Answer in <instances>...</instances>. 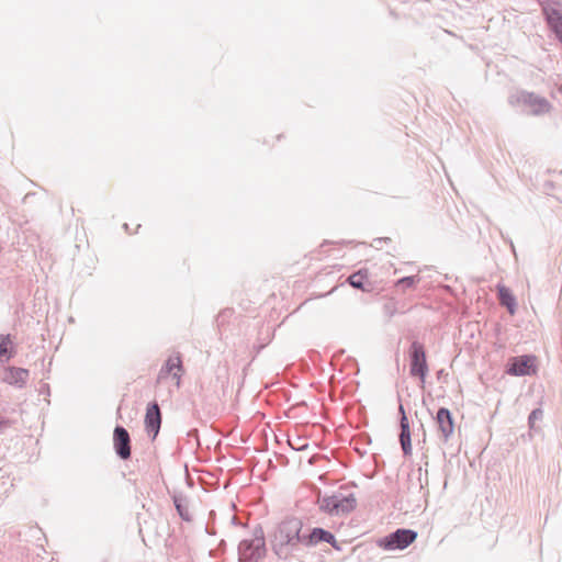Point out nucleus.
<instances>
[{
  "label": "nucleus",
  "instance_id": "nucleus-13",
  "mask_svg": "<svg viewBox=\"0 0 562 562\" xmlns=\"http://www.w3.org/2000/svg\"><path fill=\"white\" fill-rule=\"evenodd\" d=\"M435 420L443 440L448 441L454 431V420L450 409L447 407H439L436 413Z\"/></svg>",
  "mask_w": 562,
  "mask_h": 562
},
{
  "label": "nucleus",
  "instance_id": "nucleus-14",
  "mask_svg": "<svg viewBox=\"0 0 562 562\" xmlns=\"http://www.w3.org/2000/svg\"><path fill=\"white\" fill-rule=\"evenodd\" d=\"M183 371L182 359L180 353L176 356H170L162 364L159 371V379H162L172 373L173 378L177 379V384L179 385L180 381V372Z\"/></svg>",
  "mask_w": 562,
  "mask_h": 562
},
{
  "label": "nucleus",
  "instance_id": "nucleus-4",
  "mask_svg": "<svg viewBox=\"0 0 562 562\" xmlns=\"http://www.w3.org/2000/svg\"><path fill=\"white\" fill-rule=\"evenodd\" d=\"M508 100L512 105L518 106L522 112L535 116L549 113L552 108L544 97L526 90H519L510 94Z\"/></svg>",
  "mask_w": 562,
  "mask_h": 562
},
{
  "label": "nucleus",
  "instance_id": "nucleus-25",
  "mask_svg": "<svg viewBox=\"0 0 562 562\" xmlns=\"http://www.w3.org/2000/svg\"><path fill=\"white\" fill-rule=\"evenodd\" d=\"M391 239L389 237H382V238H375L373 240L374 247L380 248L381 243L390 241Z\"/></svg>",
  "mask_w": 562,
  "mask_h": 562
},
{
  "label": "nucleus",
  "instance_id": "nucleus-9",
  "mask_svg": "<svg viewBox=\"0 0 562 562\" xmlns=\"http://www.w3.org/2000/svg\"><path fill=\"white\" fill-rule=\"evenodd\" d=\"M144 425L148 437L155 440L161 427V411L156 401L147 404Z\"/></svg>",
  "mask_w": 562,
  "mask_h": 562
},
{
  "label": "nucleus",
  "instance_id": "nucleus-20",
  "mask_svg": "<svg viewBox=\"0 0 562 562\" xmlns=\"http://www.w3.org/2000/svg\"><path fill=\"white\" fill-rule=\"evenodd\" d=\"M419 281H420V277L417 274L416 276H406V277L400 278L396 281L395 285H396V288L405 291L406 289L414 288Z\"/></svg>",
  "mask_w": 562,
  "mask_h": 562
},
{
  "label": "nucleus",
  "instance_id": "nucleus-21",
  "mask_svg": "<svg viewBox=\"0 0 562 562\" xmlns=\"http://www.w3.org/2000/svg\"><path fill=\"white\" fill-rule=\"evenodd\" d=\"M543 418V411L541 408H535L528 416V425L530 429H536V422Z\"/></svg>",
  "mask_w": 562,
  "mask_h": 562
},
{
  "label": "nucleus",
  "instance_id": "nucleus-12",
  "mask_svg": "<svg viewBox=\"0 0 562 562\" xmlns=\"http://www.w3.org/2000/svg\"><path fill=\"white\" fill-rule=\"evenodd\" d=\"M398 414H400V443L403 450L404 456H409L412 453V439H411V428L407 415L405 413V408L401 403V397H398Z\"/></svg>",
  "mask_w": 562,
  "mask_h": 562
},
{
  "label": "nucleus",
  "instance_id": "nucleus-19",
  "mask_svg": "<svg viewBox=\"0 0 562 562\" xmlns=\"http://www.w3.org/2000/svg\"><path fill=\"white\" fill-rule=\"evenodd\" d=\"M12 345L11 336L0 335V358H5L10 360L13 357V351L10 350V346Z\"/></svg>",
  "mask_w": 562,
  "mask_h": 562
},
{
  "label": "nucleus",
  "instance_id": "nucleus-26",
  "mask_svg": "<svg viewBox=\"0 0 562 562\" xmlns=\"http://www.w3.org/2000/svg\"><path fill=\"white\" fill-rule=\"evenodd\" d=\"M224 315H225V312L221 313V314L218 315V319H220L221 317H223Z\"/></svg>",
  "mask_w": 562,
  "mask_h": 562
},
{
  "label": "nucleus",
  "instance_id": "nucleus-16",
  "mask_svg": "<svg viewBox=\"0 0 562 562\" xmlns=\"http://www.w3.org/2000/svg\"><path fill=\"white\" fill-rule=\"evenodd\" d=\"M497 299L502 306L506 307L510 315L517 311V301L512 290L504 284H497Z\"/></svg>",
  "mask_w": 562,
  "mask_h": 562
},
{
  "label": "nucleus",
  "instance_id": "nucleus-15",
  "mask_svg": "<svg viewBox=\"0 0 562 562\" xmlns=\"http://www.w3.org/2000/svg\"><path fill=\"white\" fill-rule=\"evenodd\" d=\"M29 370L24 368L9 367L2 378L3 382L14 385L16 387H23L26 384L29 378Z\"/></svg>",
  "mask_w": 562,
  "mask_h": 562
},
{
  "label": "nucleus",
  "instance_id": "nucleus-27",
  "mask_svg": "<svg viewBox=\"0 0 562 562\" xmlns=\"http://www.w3.org/2000/svg\"><path fill=\"white\" fill-rule=\"evenodd\" d=\"M123 227L127 231L128 229V225L127 224H124Z\"/></svg>",
  "mask_w": 562,
  "mask_h": 562
},
{
  "label": "nucleus",
  "instance_id": "nucleus-2",
  "mask_svg": "<svg viewBox=\"0 0 562 562\" xmlns=\"http://www.w3.org/2000/svg\"><path fill=\"white\" fill-rule=\"evenodd\" d=\"M317 504L321 512L327 515L345 516L356 509L357 499L353 493L341 486L330 495L318 496Z\"/></svg>",
  "mask_w": 562,
  "mask_h": 562
},
{
  "label": "nucleus",
  "instance_id": "nucleus-11",
  "mask_svg": "<svg viewBox=\"0 0 562 562\" xmlns=\"http://www.w3.org/2000/svg\"><path fill=\"white\" fill-rule=\"evenodd\" d=\"M538 1L542 5V12L548 26L555 37L562 43V10L552 4L543 3V0Z\"/></svg>",
  "mask_w": 562,
  "mask_h": 562
},
{
  "label": "nucleus",
  "instance_id": "nucleus-3",
  "mask_svg": "<svg viewBox=\"0 0 562 562\" xmlns=\"http://www.w3.org/2000/svg\"><path fill=\"white\" fill-rule=\"evenodd\" d=\"M267 555L265 531L261 525L252 529V537L238 544V558L243 562H260Z\"/></svg>",
  "mask_w": 562,
  "mask_h": 562
},
{
  "label": "nucleus",
  "instance_id": "nucleus-17",
  "mask_svg": "<svg viewBox=\"0 0 562 562\" xmlns=\"http://www.w3.org/2000/svg\"><path fill=\"white\" fill-rule=\"evenodd\" d=\"M172 502L180 518L184 521H191L192 516L189 512L188 497L182 493H175L172 495Z\"/></svg>",
  "mask_w": 562,
  "mask_h": 562
},
{
  "label": "nucleus",
  "instance_id": "nucleus-18",
  "mask_svg": "<svg viewBox=\"0 0 562 562\" xmlns=\"http://www.w3.org/2000/svg\"><path fill=\"white\" fill-rule=\"evenodd\" d=\"M367 278H368V271L366 269L364 270L360 269V270L353 272L352 274H350L347 279V282L349 285H351L352 288H355L357 290L367 291L368 290L366 288Z\"/></svg>",
  "mask_w": 562,
  "mask_h": 562
},
{
  "label": "nucleus",
  "instance_id": "nucleus-7",
  "mask_svg": "<svg viewBox=\"0 0 562 562\" xmlns=\"http://www.w3.org/2000/svg\"><path fill=\"white\" fill-rule=\"evenodd\" d=\"M537 372V358L533 355L510 357L505 373L512 376L532 375Z\"/></svg>",
  "mask_w": 562,
  "mask_h": 562
},
{
  "label": "nucleus",
  "instance_id": "nucleus-5",
  "mask_svg": "<svg viewBox=\"0 0 562 562\" xmlns=\"http://www.w3.org/2000/svg\"><path fill=\"white\" fill-rule=\"evenodd\" d=\"M417 531L413 529L397 528L395 531L380 538L378 546L387 551L404 550L417 539Z\"/></svg>",
  "mask_w": 562,
  "mask_h": 562
},
{
  "label": "nucleus",
  "instance_id": "nucleus-8",
  "mask_svg": "<svg viewBox=\"0 0 562 562\" xmlns=\"http://www.w3.org/2000/svg\"><path fill=\"white\" fill-rule=\"evenodd\" d=\"M326 542L334 549L340 550V547L333 532L322 527L305 528V549Z\"/></svg>",
  "mask_w": 562,
  "mask_h": 562
},
{
  "label": "nucleus",
  "instance_id": "nucleus-1",
  "mask_svg": "<svg viewBox=\"0 0 562 562\" xmlns=\"http://www.w3.org/2000/svg\"><path fill=\"white\" fill-rule=\"evenodd\" d=\"M270 546L279 560L288 561L302 555L305 549V528L301 518L286 516L270 535Z\"/></svg>",
  "mask_w": 562,
  "mask_h": 562
},
{
  "label": "nucleus",
  "instance_id": "nucleus-10",
  "mask_svg": "<svg viewBox=\"0 0 562 562\" xmlns=\"http://www.w3.org/2000/svg\"><path fill=\"white\" fill-rule=\"evenodd\" d=\"M113 448L115 454L121 460L131 458V437L128 431L121 425H116L113 430Z\"/></svg>",
  "mask_w": 562,
  "mask_h": 562
},
{
  "label": "nucleus",
  "instance_id": "nucleus-22",
  "mask_svg": "<svg viewBox=\"0 0 562 562\" xmlns=\"http://www.w3.org/2000/svg\"><path fill=\"white\" fill-rule=\"evenodd\" d=\"M14 420L9 418L0 419V435L4 432V430L14 425Z\"/></svg>",
  "mask_w": 562,
  "mask_h": 562
},
{
  "label": "nucleus",
  "instance_id": "nucleus-24",
  "mask_svg": "<svg viewBox=\"0 0 562 562\" xmlns=\"http://www.w3.org/2000/svg\"><path fill=\"white\" fill-rule=\"evenodd\" d=\"M40 393H41V394H43V395H47V396H49V395H50V387H49V384L44 383V384L41 386Z\"/></svg>",
  "mask_w": 562,
  "mask_h": 562
},
{
  "label": "nucleus",
  "instance_id": "nucleus-6",
  "mask_svg": "<svg viewBox=\"0 0 562 562\" xmlns=\"http://www.w3.org/2000/svg\"><path fill=\"white\" fill-rule=\"evenodd\" d=\"M408 357L411 375L418 378L422 383H425L429 368L424 344L414 340L409 346Z\"/></svg>",
  "mask_w": 562,
  "mask_h": 562
},
{
  "label": "nucleus",
  "instance_id": "nucleus-23",
  "mask_svg": "<svg viewBox=\"0 0 562 562\" xmlns=\"http://www.w3.org/2000/svg\"><path fill=\"white\" fill-rule=\"evenodd\" d=\"M417 472H418L419 490L423 491L425 488V485H428V479H427L428 472H427V470H425V484L422 481L423 469L420 467L417 469Z\"/></svg>",
  "mask_w": 562,
  "mask_h": 562
},
{
  "label": "nucleus",
  "instance_id": "nucleus-28",
  "mask_svg": "<svg viewBox=\"0 0 562 562\" xmlns=\"http://www.w3.org/2000/svg\"><path fill=\"white\" fill-rule=\"evenodd\" d=\"M560 91L562 92V85H561Z\"/></svg>",
  "mask_w": 562,
  "mask_h": 562
}]
</instances>
